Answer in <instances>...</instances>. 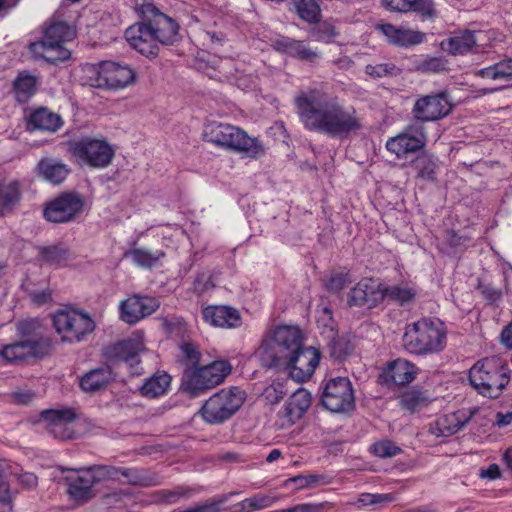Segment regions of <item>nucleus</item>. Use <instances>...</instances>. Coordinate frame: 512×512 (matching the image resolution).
I'll use <instances>...</instances> for the list:
<instances>
[{
  "label": "nucleus",
  "mask_w": 512,
  "mask_h": 512,
  "mask_svg": "<svg viewBox=\"0 0 512 512\" xmlns=\"http://www.w3.org/2000/svg\"><path fill=\"white\" fill-rule=\"evenodd\" d=\"M416 69L422 73H440L448 68L443 57H426L417 62Z\"/></svg>",
  "instance_id": "3c124183"
},
{
  "label": "nucleus",
  "mask_w": 512,
  "mask_h": 512,
  "mask_svg": "<svg viewBox=\"0 0 512 512\" xmlns=\"http://www.w3.org/2000/svg\"><path fill=\"white\" fill-rule=\"evenodd\" d=\"M160 306L158 299L151 296L133 295L120 304V319L133 325L153 314Z\"/></svg>",
  "instance_id": "a211bd4d"
},
{
  "label": "nucleus",
  "mask_w": 512,
  "mask_h": 512,
  "mask_svg": "<svg viewBox=\"0 0 512 512\" xmlns=\"http://www.w3.org/2000/svg\"><path fill=\"white\" fill-rule=\"evenodd\" d=\"M232 366L228 361H214L206 366L186 368L182 385L185 391L197 396L220 385L231 373Z\"/></svg>",
  "instance_id": "6e6552de"
},
{
  "label": "nucleus",
  "mask_w": 512,
  "mask_h": 512,
  "mask_svg": "<svg viewBox=\"0 0 512 512\" xmlns=\"http://www.w3.org/2000/svg\"><path fill=\"white\" fill-rule=\"evenodd\" d=\"M246 393L239 387H229L213 394L200 409L205 422L217 425L230 419L243 405Z\"/></svg>",
  "instance_id": "423d86ee"
},
{
  "label": "nucleus",
  "mask_w": 512,
  "mask_h": 512,
  "mask_svg": "<svg viewBox=\"0 0 512 512\" xmlns=\"http://www.w3.org/2000/svg\"><path fill=\"white\" fill-rule=\"evenodd\" d=\"M476 75L491 80L512 81V58L503 59L491 66L482 68Z\"/></svg>",
  "instance_id": "79ce46f5"
},
{
  "label": "nucleus",
  "mask_w": 512,
  "mask_h": 512,
  "mask_svg": "<svg viewBox=\"0 0 512 512\" xmlns=\"http://www.w3.org/2000/svg\"><path fill=\"white\" fill-rule=\"evenodd\" d=\"M287 390L285 385L281 382H273L271 385L267 386L263 391V398L269 404H277L283 397L286 395Z\"/></svg>",
  "instance_id": "4d7b16f0"
},
{
  "label": "nucleus",
  "mask_w": 512,
  "mask_h": 512,
  "mask_svg": "<svg viewBox=\"0 0 512 512\" xmlns=\"http://www.w3.org/2000/svg\"><path fill=\"white\" fill-rule=\"evenodd\" d=\"M84 198L76 192H64L51 200L44 209V217L52 223L73 221L82 213Z\"/></svg>",
  "instance_id": "ddd939ff"
},
{
  "label": "nucleus",
  "mask_w": 512,
  "mask_h": 512,
  "mask_svg": "<svg viewBox=\"0 0 512 512\" xmlns=\"http://www.w3.org/2000/svg\"><path fill=\"white\" fill-rule=\"evenodd\" d=\"M76 35L74 26L66 22H53L45 31L42 41L45 43L63 44L72 40Z\"/></svg>",
  "instance_id": "ea45409f"
},
{
  "label": "nucleus",
  "mask_w": 512,
  "mask_h": 512,
  "mask_svg": "<svg viewBox=\"0 0 512 512\" xmlns=\"http://www.w3.org/2000/svg\"><path fill=\"white\" fill-rule=\"evenodd\" d=\"M113 380L109 366H102L87 372L80 379V387L85 392H95L106 387Z\"/></svg>",
  "instance_id": "473e14b6"
},
{
  "label": "nucleus",
  "mask_w": 512,
  "mask_h": 512,
  "mask_svg": "<svg viewBox=\"0 0 512 512\" xmlns=\"http://www.w3.org/2000/svg\"><path fill=\"white\" fill-rule=\"evenodd\" d=\"M322 405L333 413L353 410L355 402L351 382L346 377H336L327 381L321 395Z\"/></svg>",
  "instance_id": "9d476101"
},
{
  "label": "nucleus",
  "mask_w": 512,
  "mask_h": 512,
  "mask_svg": "<svg viewBox=\"0 0 512 512\" xmlns=\"http://www.w3.org/2000/svg\"><path fill=\"white\" fill-rule=\"evenodd\" d=\"M469 239L465 236L458 235L454 230L445 231V241L451 247L464 245Z\"/></svg>",
  "instance_id": "774afa93"
},
{
  "label": "nucleus",
  "mask_w": 512,
  "mask_h": 512,
  "mask_svg": "<svg viewBox=\"0 0 512 512\" xmlns=\"http://www.w3.org/2000/svg\"><path fill=\"white\" fill-rule=\"evenodd\" d=\"M132 262L142 268H152L165 256L160 250L152 251L144 248H135L126 253Z\"/></svg>",
  "instance_id": "37998d69"
},
{
  "label": "nucleus",
  "mask_w": 512,
  "mask_h": 512,
  "mask_svg": "<svg viewBox=\"0 0 512 512\" xmlns=\"http://www.w3.org/2000/svg\"><path fill=\"white\" fill-rule=\"evenodd\" d=\"M383 300L400 306H408L414 303L417 296V288L414 284L401 282L390 286H382Z\"/></svg>",
  "instance_id": "7c9ffc66"
},
{
  "label": "nucleus",
  "mask_w": 512,
  "mask_h": 512,
  "mask_svg": "<svg viewBox=\"0 0 512 512\" xmlns=\"http://www.w3.org/2000/svg\"><path fill=\"white\" fill-rule=\"evenodd\" d=\"M288 401L304 415L311 405V394L305 389H298Z\"/></svg>",
  "instance_id": "13d9d810"
},
{
  "label": "nucleus",
  "mask_w": 512,
  "mask_h": 512,
  "mask_svg": "<svg viewBox=\"0 0 512 512\" xmlns=\"http://www.w3.org/2000/svg\"><path fill=\"white\" fill-rule=\"evenodd\" d=\"M40 260L49 265H61L69 258V250L62 244L39 248Z\"/></svg>",
  "instance_id": "c03bdc74"
},
{
  "label": "nucleus",
  "mask_w": 512,
  "mask_h": 512,
  "mask_svg": "<svg viewBox=\"0 0 512 512\" xmlns=\"http://www.w3.org/2000/svg\"><path fill=\"white\" fill-rule=\"evenodd\" d=\"M348 282V275L344 273H335L330 276V278L326 282V288L330 292H339L341 291Z\"/></svg>",
  "instance_id": "e2e57ef3"
},
{
  "label": "nucleus",
  "mask_w": 512,
  "mask_h": 512,
  "mask_svg": "<svg viewBox=\"0 0 512 512\" xmlns=\"http://www.w3.org/2000/svg\"><path fill=\"white\" fill-rule=\"evenodd\" d=\"M451 103L444 92L426 95L416 100L412 113L421 122L436 121L449 114Z\"/></svg>",
  "instance_id": "2eb2a0df"
},
{
  "label": "nucleus",
  "mask_w": 512,
  "mask_h": 512,
  "mask_svg": "<svg viewBox=\"0 0 512 512\" xmlns=\"http://www.w3.org/2000/svg\"><path fill=\"white\" fill-rule=\"evenodd\" d=\"M478 289L481 292V294L490 302H495L501 298V291L489 284H482L480 283L478 285Z\"/></svg>",
  "instance_id": "338daca9"
},
{
  "label": "nucleus",
  "mask_w": 512,
  "mask_h": 512,
  "mask_svg": "<svg viewBox=\"0 0 512 512\" xmlns=\"http://www.w3.org/2000/svg\"><path fill=\"white\" fill-rule=\"evenodd\" d=\"M38 83V78L28 71L19 72L13 81V92L16 100L20 104L27 103L36 93Z\"/></svg>",
  "instance_id": "72a5a7b5"
},
{
  "label": "nucleus",
  "mask_w": 512,
  "mask_h": 512,
  "mask_svg": "<svg viewBox=\"0 0 512 512\" xmlns=\"http://www.w3.org/2000/svg\"><path fill=\"white\" fill-rule=\"evenodd\" d=\"M426 143V134L422 125H410L395 137L390 138L386 143L389 152L397 158L405 157L409 153L421 150Z\"/></svg>",
  "instance_id": "dca6fc26"
},
{
  "label": "nucleus",
  "mask_w": 512,
  "mask_h": 512,
  "mask_svg": "<svg viewBox=\"0 0 512 512\" xmlns=\"http://www.w3.org/2000/svg\"><path fill=\"white\" fill-rule=\"evenodd\" d=\"M475 411L461 409L439 417L430 425L429 432L436 437H448L460 431L473 417Z\"/></svg>",
  "instance_id": "412c9836"
},
{
  "label": "nucleus",
  "mask_w": 512,
  "mask_h": 512,
  "mask_svg": "<svg viewBox=\"0 0 512 512\" xmlns=\"http://www.w3.org/2000/svg\"><path fill=\"white\" fill-rule=\"evenodd\" d=\"M67 146L80 165L93 169L108 167L115 155L113 146L104 138L85 136L69 140Z\"/></svg>",
  "instance_id": "39448f33"
},
{
  "label": "nucleus",
  "mask_w": 512,
  "mask_h": 512,
  "mask_svg": "<svg viewBox=\"0 0 512 512\" xmlns=\"http://www.w3.org/2000/svg\"><path fill=\"white\" fill-rule=\"evenodd\" d=\"M180 360L187 365V368H195L201 360L199 347L193 342H183L180 347Z\"/></svg>",
  "instance_id": "de8ad7c7"
},
{
  "label": "nucleus",
  "mask_w": 512,
  "mask_h": 512,
  "mask_svg": "<svg viewBox=\"0 0 512 512\" xmlns=\"http://www.w3.org/2000/svg\"><path fill=\"white\" fill-rule=\"evenodd\" d=\"M29 49L35 57L43 58L50 63L66 60L70 54L63 44L45 43L42 40L31 43Z\"/></svg>",
  "instance_id": "f704fd0d"
},
{
  "label": "nucleus",
  "mask_w": 512,
  "mask_h": 512,
  "mask_svg": "<svg viewBox=\"0 0 512 512\" xmlns=\"http://www.w3.org/2000/svg\"><path fill=\"white\" fill-rule=\"evenodd\" d=\"M233 133V125L213 121L205 126L203 135L208 142L225 149Z\"/></svg>",
  "instance_id": "e433bc0d"
},
{
  "label": "nucleus",
  "mask_w": 512,
  "mask_h": 512,
  "mask_svg": "<svg viewBox=\"0 0 512 512\" xmlns=\"http://www.w3.org/2000/svg\"><path fill=\"white\" fill-rule=\"evenodd\" d=\"M290 56L299 58L300 60L312 62L319 56V54L318 52L307 47L302 41L295 40V42L292 44Z\"/></svg>",
  "instance_id": "bf43d9fd"
},
{
  "label": "nucleus",
  "mask_w": 512,
  "mask_h": 512,
  "mask_svg": "<svg viewBox=\"0 0 512 512\" xmlns=\"http://www.w3.org/2000/svg\"><path fill=\"white\" fill-rule=\"evenodd\" d=\"M413 166L417 172V177L434 181L436 179V170L438 169V159L428 152L420 153L414 160Z\"/></svg>",
  "instance_id": "a19ab883"
},
{
  "label": "nucleus",
  "mask_w": 512,
  "mask_h": 512,
  "mask_svg": "<svg viewBox=\"0 0 512 512\" xmlns=\"http://www.w3.org/2000/svg\"><path fill=\"white\" fill-rule=\"evenodd\" d=\"M415 0H385L386 7L391 11L407 12L412 9Z\"/></svg>",
  "instance_id": "0e129e2a"
},
{
  "label": "nucleus",
  "mask_w": 512,
  "mask_h": 512,
  "mask_svg": "<svg viewBox=\"0 0 512 512\" xmlns=\"http://www.w3.org/2000/svg\"><path fill=\"white\" fill-rule=\"evenodd\" d=\"M365 73L373 78H382L386 76H399L401 69L393 63L369 64L365 67Z\"/></svg>",
  "instance_id": "09e8293b"
},
{
  "label": "nucleus",
  "mask_w": 512,
  "mask_h": 512,
  "mask_svg": "<svg viewBox=\"0 0 512 512\" xmlns=\"http://www.w3.org/2000/svg\"><path fill=\"white\" fill-rule=\"evenodd\" d=\"M90 71L95 75L92 85L99 88L121 89L135 80V72L130 67L112 61H103Z\"/></svg>",
  "instance_id": "f8f14e48"
},
{
  "label": "nucleus",
  "mask_w": 512,
  "mask_h": 512,
  "mask_svg": "<svg viewBox=\"0 0 512 512\" xmlns=\"http://www.w3.org/2000/svg\"><path fill=\"white\" fill-rule=\"evenodd\" d=\"M383 301L382 285L371 278L360 280L348 294L349 306H367L373 308Z\"/></svg>",
  "instance_id": "aec40b11"
},
{
  "label": "nucleus",
  "mask_w": 512,
  "mask_h": 512,
  "mask_svg": "<svg viewBox=\"0 0 512 512\" xmlns=\"http://www.w3.org/2000/svg\"><path fill=\"white\" fill-rule=\"evenodd\" d=\"M377 29L386 36L389 43L400 47L415 46L423 43L425 40V34L423 32L397 28L388 23L378 25Z\"/></svg>",
  "instance_id": "cd10ccee"
},
{
  "label": "nucleus",
  "mask_w": 512,
  "mask_h": 512,
  "mask_svg": "<svg viewBox=\"0 0 512 512\" xmlns=\"http://www.w3.org/2000/svg\"><path fill=\"white\" fill-rule=\"evenodd\" d=\"M11 510L12 500L9 492V485L6 481L3 464L0 463V512H10Z\"/></svg>",
  "instance_id": "5fc2aeb1"
},
{
  "label": "nucleus",
  "mask_w": 512,
  "mask_h": 512,
  "mask_svg": "<svg viewBox=\"0 0 512 512\" xmlns=\"http://www.w3.org/2000/svg\"><path fill=\"white\" fill-rule=\"evenodd\" d=\"M302 347V334L297 327H277L274 332L273 344L263 347L261 350V365L269 369L278 368L283 360Z\"/></svg>",
  "instance_id": "0eeeda50"
},
{
  "label": "nucleus",
  "mask_w": 512,
  "mask_h": 512,
  "mask_svg": "<svg viewBox=\"0 0 512 512\" xmlns=\"http://www.w3.org/2000/svg\"><path fill=\"white\" fill-rule=\"evenodd\" d=\"M417 372L418 369L413 363L399 358L389 362L380 377L386 384L402 386L412 382Z\"/></svg>",
  "instance_id": "b1692460"
},
{
  "label": "nucleus",
  "mask_w": 512,
  "mask_h": 512,
  "mask_svg": "<svg viewBox=\"0 0 512 512\" xmlns=\"http://www.w3.org/2000/svg\"><path fill=\"white\" fill-rule=\"evenodd\" d=\"M327 503H302L289 507L288 512H322Z\"/></svg>",
  "instance_id": "69168bd1"
},
{
  "label": "nucleus",
  "mask_w": 512,
  "mask_h": 512,
  "mask_svg": "<svg viewBox=\"0 0 512 512\" xmlns=\"http://www.w3.org/2000/svg\"><path fill=\"white\" fill-rule=\"evenodd\" d=\"M236 494H238V492H230L228 494L220 495L191 510L192 512H220L222 505L226 503L231 496Z\"/></svg>",
  "instance_id": "6e6d98bb"
},
{
  "label": "nucleus",
  "mask_w": 512,
  "mask_h": 512,
  "mask_svg": "<svg viewBox=\"0 0 512 512\" xmlns=\"http://www.w3.org/2000/svg\"><path fill=\"white\" fill-rule=\"evenodd\" d=\"M510 369L498 356L477 361L469 370V381L473 388L488 398H497L510 382Z\"/></svg>",
  "instance_id": "20e7f679"
},
{
  "label": "nucleus",
  "mask_w": 512,
  "mask_h": 512,
  "mask_svg": "<svg viewBox=\"0 0 512 512\" xmlns=\"http://www.w3.org/2000/svg\"><path fill=\"white\" fill-rule=\"evenodd\" d=\"M277 497L265 494H256L250 498H246L239 502L236 506L241 512H253L261 509L268 508L276 503Z\"/></svg>",
  "instance_id": "49530a36"
},
{
  "label": "nucleus",
  "mask_w": 512,
  "mask_h": 512,
  "mask_svg": "<svg viewBox=\"0 0 512 512\" xmlns=\"http://www.w3.org/2000/svg\"><path fill=\"white\" fill-rule=\"evenodd\" d=\"M405 349L415 355L441 352L446 346V329L439 319L422 318L406 326L403 335Z\"/></svg>",
  "instance_id": "7ed1b4c3"
},
{
  "label": "nucleus",
  "mask_w": 512,
  "mask_h": 512,
  "mask_svg": "<svg viewBox=\"0 0 512 512\" xmlns=\"http://www.w3.org/2000/svg\"><path fill=\"white\" fill-rule=\"evenodd\" d=\"M225 149L232 150L242 157L250 159H258L266 152L263 143L259 139L250 137L244 130L236 126H234V133Z\"/></svg>",
  "instance_id": "4be33fe9"
},
{
  "label": "nucleus",
  "mask_w": 512,
  "mask_h": 512,
  "mask_svg": "<svg viewBox=\"0 0 512 512\" xmlns=\"http://www.w3.org/2000/svg\"><path fill=\"white\" fill-rule=\"evenodd\" d=\"M371 449L373 453L380 458L394 457L401 452L400 447H398L392 441L387 439L374 443Z\"/></svg>",
  "instance_id": "864d4df0"
},
{
  "label": "nucleus",
  "mask_w": 512,
  "mask_h": 512,
  "mask_svg": "<svg viewBox=\"0 0 512 512\" xmlns=\"http://www.w3.org/2000/svg\"><path fill=\"white\" fill-rule=\"evenodd\" d=\"M193 490L185 487H176L173 490H164L162 492L163 500L166 503H176L180 498H188L192 495Z\"/></svg>",
  "instance_id": "680f3d73"
},
{
  "label": "nucleus",
  "mask_w": 512,
  "mask_h": 512,
  "mask_svg": "<svg viewBox=\"0 0 512 512\" xmlns=\"http://www.w3.org/2000/svg\"><path fill=\"white\" fill-rule=\"evenodd\" d=\"M476 42L474 32L465 30L455 32L449 38L442 40L440 47L451 55H463L470 52L476 46Z\"/></svg>",
  "instance_id": "c756f323"
},
{
  "label": "nucleus",
  "mask_w": 512,
  "mask_h": 512,
  "mask_svg": "<svg viewBox=\"0 0 512 512\" xmlns=\"http://www.w3.org/2000/svg\"><path fill=\"white\" fill-rule=\"evenodd\" d=\"M17 332L22 341L32 352V358L42 359L52 352L53 341L44 332L38 319H27L17 323Z\"/></svg>",
  "instance_id": "4468645a"
},
{
  "label": "nucleus",
  "mask_w": 512,
  "mask_h": 512,
  "mask_svg": "<svg viewBox=\"0 0 512 512\" xmlns=\"http://www.w3.org/2000/svg\"><path fill=\"white\" fill-rule=\"evenodd\" d=\"M2 356L8 363H17L32 357V352L22 341L18 340L14 343L5 345L0 350Z\"/></svg>",
  "instance_id": "a18cd8bd"
},
{
  "label": "nucleus",
  "mask_w": 512,
  "mask_h": 512,
  "mask_svg": "<svg viewBox=\"0 0 512 512\" xmlns=\"http://www.w3.org/2000/svg\"><path fill=\"white\" fill-rule=\"evenodd\" d=\"M204 320L222 328H236L241 325V317L238 310L228 306H209L202 311Z\"/></svg>",
  "instance_id": "bb28decb"
},
{
  "label": "nucleus",
  "mask_w": 512,
  "mask_h": 512,
  "mask_svg": "<svg viewBox=\"0 0 512 512\" xmlns=\"http://www.w3.org/2000/svg\"><path fill=\"white\" fill-rule=\"evenodd\" d=\"M294 103L300 122L309 131L344 139L362 127L353 107L320 89L300 92Z\"/></svg>",
  "instance_id": "f257e3e1"
},
{
  "label": "nucleus",
  "mask_w": 512,
  "mask_h": 512,
  "mask_svg": "<svg viewBox=\"0 0 512 512\" xmlns=\"http://www.w3.org/2000/svg\"><path fill=\"white\" fill-rule=\"evenodd\" d=\"M171 377L167 373H156L147 378L140 388L142 396L153 399L165 394L170 386Z\"/></svg>",
  "instance_id": "4c0bfd02"
},
{
  "label": "nucleus",
  "mask_w": 512,
  "mask_h": 512,
  "mask_svg": "<svg viewBox=\"0 0 512 512\" xmlns=\"http://www.w3.org/2000/svg\"><path fill=\"white\" fill-rule=\"evenodd\" d=\"M46 423L47 431L60 440L72 439L74 435L70 425L77 419L75 411L71 408L45 410L41 414Z\"/></svg>",
  "instance_id": "6ab92c4d"
},
{
  "label": "nucleus",
  "mask_w": 512,
  "mask_h": 512,
  "mask_svg": "<svg viewBox=\"0 0 512 512\" xmlns=\"http://www.w3.org/2000/svg\"><path fill=\"white\" fill-rule=\"evenodd\" d=\"M294 12L302 21L308 24H317L321 21V7L318 0H291Z\"/></svg>",
  "instance_id": "c9c22d12"
},
{
  "label": "nucleus",
  "mask_w": 512,
  "mask_h": 512,
  "mask_svg": "<svg viewBox=\"0 0 512 512\" xmlns=\"http://www.w3.org/2000/svg\"><path fill=\"white\" fill-rule=\"evenodd\" d=\"M22 289L35 305L41 306L52 301V289L46 277L28 276L22 283Z\"/></svg>",
  "instance_id": "c85d7f7f"
},
{
  "label": "nucleus",
  "mask_w": 512,
  "mask_h": 512,
  "mask_svg": "<svg viewBox=\"0 0 512 512\" xmlns=\"http://www.w3.org/2000/svg\"><path fill=\"white\" fill-rule=\"evenodd\" d=\"M430 402L431 398L428 392L416 387L405 391L400 396V404L402 408L410 413L427 407Z\"/></svg>",
  "instance_id": "58836bf2"
},
{
  "label": "nucleus",
  "mask_w": 512,
  "mask_h": 512,
  "mask_svg": "<svg viewBox=\"0 0 512 512\" xmlns=\"http://www.w3.org/2000/svg\"><path fill=\"white\" fill-rule=\"evenodd\" d=\"M97 471L103 475L104 479H119V476H122L125 478L124 483L129 485L149 486L152 484V477L141 468L98 466Z\"/></svg>",
  "instance_id": "a878e982"
},
{
  "label": "nucleus",
  "mask_w": 512,
  "mask_h": 512,
  "mask_svg": "<svg viewBox=\"0 0 512 512\" xmlns=\"http://www.w3.org/2000/svg\"><path fill=\"white\" fill-rule=\"evenodd\" d=\"M395 500L393 494H372V493H362L359 496L358 502L363 506L369 505H381L385 503H389Z\"/></svg>",
  "instance_id": "052dcab7"
},
{
  "label": "nucleus",
  "mask_w": 512,
  "mask_h": 512,
  "mask_svg": "<svg viewBox=\"0 0 512 512\" xmlns=\"http://www.w3.org/2000/svg\"><path fill=\"white\" fill-rule=\"evenodd\" d=\"M143 349L140 338H129L106 347L105 355L111 361H124L133 366L139 362L138 355Z\"/></svg>",
  "instance_id": "393cba45"
},
{
  "label": "nucleus",
  "mask_w": 512,
  "mask_h": 512,
  "mask_svg": "<svg viewBox=\"0 0 512 512\" xmlns=\"http://www.w3.org/2000/svg\"><path fill=\"white\" fill-rule=\"evenodd\" d=\"M71 171V167L63 160L48 156L42 157L35 168L39 178L53 185L62 184Z\"/></svg>",
  "instance_id": "5701e85b"
},
{
  "label": "nucleus",
  "mask_w": 512,
  "mask_h": 512,
  "mask_svg": "<svg viewBox=\"0 0 512 512\" xmlns=\"http://www.w3.org/2000/svg\"><path fill=\"white\" fill-rule=\"evenodd\" d=\"M102 480L104 477L98 473L97 467H91L83 471L81 475L65 478L68 486L67 493L74 502L83 504L95 497L93 487Z\"/></svg>",
  "instance_id": "f3484780"
},
{
  "label": "nucleus",
  "mask_w": 512,
  "mask_h": 512,
  "mask_svg": "<svg viewBox=\"0 0 512 512\" xmlns=\"http://www.w3.org/2000/svg\"><path fill=\"white\" fill-rule=\"evenodd\" d=\"M63 125L60 115L48 110L38 108L28 118V126L35 130L56 132Z\"/></svg>",
  "instance_id": "2f4dec72"
},
{
  "label": "nucleus",
  "mask_w": 512,
  "mask_h": 512,
  "mask_svg": "<svg viewBox=\"0 0 512 512\" xmlns=\"http://www.w3.org/2000/svg\"><path fill=\"white\" fill-rule=\"evenodd\" d=\"M20 199L19 184L11 182L4 187H0V209L9 208Z\"/></svg>",
  "instance_id": "603ef678"
},
{
  "label": "nucleus",
  "mask_w": 512,
  "mask_h": 512,
  "mask_svg": "<svg viewBox=\"0 0 512 512\" xmlns=\"http://www.w3.org/2000/svg\"><path fill=\"white\" fill-rule=\"evenodd\" d=\"M277 425L280 429H287L294 425L303 414L299 412L289 401L286 402L282 410L277 414Z\"/></svg>",
  "instance_id": "8fccbe9b"
},
{
  "label": "nucleus",
  "mask_w": 512,
  "mask_h": 512,
  "mask_svg": "<svg viewBox=\"0 0 512 512\" xmlns=\"http://www.w3.org/2000/svg\"><path fill=\"white\" fill-rule=\"evenodd\" d=\"M320 361V353L313 347H302L283 360L276 370L288 372L296 382L308 380Z\"/></svg>",
  "instance_id": "9b49d317"
},
{
  "label": "nucleus",
  "mask_w": 512,
  "mask_h": 512,
  "mask_svg": "<svg viewBox=\"0 0 512 512\" xmlns=\"http://www.w3.org/2000/svg\"><path fill=\"white\" fill-rule=\"evenodd\" d=\"M137 11L140 20L125 31L131 48L146 57H156L160 45H173L179 39V24L153 3H143Z\"/></svg>",
  "instance_id": "f03ea898"
},
{
  "label": "nucleus",
  "mask_w": 512,
  "mask_h": 512,
  "mask_svg": "<svg viewBox=\"0 0 512 512\" xmlns=\"http://www.w3.org/2000/svg\"><path fill=\"white\" fill-rule=\"evenodd\" d=\"M53 325L63 342H80L95 329L93 319L85 312L61 309L53 315Z\"/></svg>",
  "instance_id": "1a4fd4ad"
}]
</instances>
